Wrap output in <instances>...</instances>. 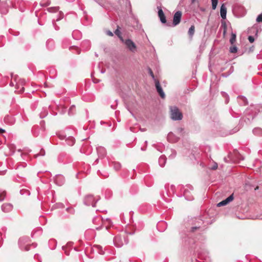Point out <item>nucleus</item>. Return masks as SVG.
Wrapping results in <instances>:
<instances>
[{
    "label": "nucleus",
    "instance_id": "43",
    "mask_svg": "<svg viewBox=\"0 0 262 262\" xmlns=\"http://www.w3.org/2000/svg\"><path fill=\"white\" fill-rule=\"evenodd\" d=\"M52 41V40H48V41H47V45H49V43H50V42H51Z\"/></svg>",
    "mask_w": 262,
    "mask_h": 262
},
{
    "label": "nucleus",
    "instance_id": "1",
    "mask_svg": "<svg viewBox=\"0 0 262 262\" xmlns=\"http://www.w3.org/2000/svg\"><path fill=\"white\" fill-rule=\"evenodd\" d=\"M170 117L173 120H181L183 118L182 114L177 106H170Z\"/></svg>",
    "mask_w": 262,
    "mask_h": 262
},
{
    "label": "nucleus",
    "instance_id": "12",
    "mask_svg": "<svg viewBox=\"0 0 262 262\" xmlns=\"http://www.w3.org/2000/svg\"><path fill=\"white\" fill-rule=\"evenodd\" d=\"M158 16L162 23L165 24L166 23V17L163 10L161 9H159L158 10Z\"/></svg>",
    "mask_w": 262,
    "mask_h": 262
},
{
    "label": "nucleus",
    "instance_id": "19",
    "mask_svg": "<svg viewBox=\"0 0 262 262\" xmlns=\"http://www.w3.org/2000/svg\"><path fill=\"white\" fill-rule=\"evenodd\" d=\"M236 41V34L235 33H232L231 37L230 39V42L232 45H233Z\"/></svg>",
    "mask_w": 262,
    "mask_h": 262
},
{
    "label": "nucleus",
    "instance_id": "37",
    "mask_svg": "<svg viewBox=\"0 0 262 262\" xmlns=\"http://www.w3.org/2000/svg\"><path fill=\"white\" fill-rule=\"evenodd\" d=\"M224 30L223 34H224V35H225L226 32V26L225 24H224Z\"/></svg>",
    "mask_w": 262,
    "mask_h": 262
},
{
    "label": "nucleus",
    "instance_id": "13",
    "mask_svg": "<svg viewBox=\"0 0 262 262\" xmlns=\"http://www.w3.org/2000/svg\"><path fill=\"white\" fill-rule=\"evenodd\" d=\"M227 9L225 5L223 4L222 5L220 9L221 16L223 19L226 18Z\"/></svg>",
    "mask_w": 262,
    "mask_h": 262
},
{
    "label": "nucleus",
    "instance_id": "32",
    "mask_svg": "<svg viewBox=\"0 0 262 262\" xmlns=\"http://www.w3.org/2000/svg\"><path fill=\"white\" fill-rule=\"evenodd\" d=\"M248 40L250 42L252 43L254 41V38L252 36H249L248 37Z\"/></svg>",
    "mask_w": 262,
    "mask_h": 262
},
{
    "label": "nucleus",
    "instance_id": "6",
    "mask_svg": "<svg viewBox=\"0 0 262 262\" xmlns=\"http://www.w3.org/2000/svg\"><path fill=\"white\" fill-rule=\"evenodd\" d=\"M155 85L157 91L162 98H165V95L163 91V89L158 80H155Z\"/></svg>",
    "mask_w": 262,
    "mask_h": 262
},
{
    "label": "nucleus",
    "instance_id": "39",
    "mask_svg": "<svg viewBox=\"0 0 262 262\" xmlns=\"http://www.w3.org/2000/svg\"><path fill=\"white\" fill-rule=\"evenodd\" d=\"M198 228L197 227H193L191 228V231H194L196 229Z\"/></svg>",
    "mask_w": 262,
    "mask_h": 262
},
{
    "label": "nucleus",
    "instance_id": "3",
    "mask_svg": "<svg viewBox=\"0 0 262 262\" xmlns=\"http://www.w3.org/2000/svg\"><path fill=\"white\" fill-rule=\"evenodd\" d=\"M98 201V199L96 200L94 198L92 195H87L84 199V203L87 206L92 205L93 207L95 206V204Z\"/></svg>",
    "mask_w": 262,
    "mask_h": 262
},
{
    "label": "nucleus",
    "instance_id": "27",
    "mask_svg": "<svg viewBox=\"0 0 262 262\" xmlns=\"http://www.w3.org/2000/svg\"><path fill=\"white\" fill-rule=\"evenodd\" d=\"M148 73H149V75L151 76L152 78L155 81V80H156V79L155 78V76L154 75V73H153L151 69L150 68H148Z\"/></svg>",
    "mask_w": 262,
    "mask_h": 262
},
{
    "label": "nucleus",
    "instance_id": "49",
    "mask_svg": "<svg viewBox=\"0 0 262 262\" xmlns=\"http://www.w3.org/2000/svg\"><path fill=\"white\" fill-rule=\"evenodd\" d=\"M0 13H3V12L2 11H1V10H0Z\"/></svg>",
    "mask_w": 262,
    "mask_h": 262
},
{
    "label": "nucleus",
    "instance_id": "14",
    "mask_svg": "<svg viewBox=\"0 0 262 262\" xmlns=\"http://www.w3.org/2000/svg\"><path fill=\"white\" fill-rule=\"evenodd\" d=\"M97 151L100 157H103L106 155L105 149L103 147H97Z\"/></svg>",
    "mask_w": 262,
    "mask_h": 262
},
{
    "label": "nucleus",
    "instance_id": "42",
    "mask_svg": "<svg viewBox=\"0 0 262 262\" xmlns=\"http://www.w3.org/2000/svg\"><path fill=\"white\" fill-rule=\"evenodd\" d=\"M23 240V238H20L19 239L18 243H19V244H20V243H21V242H22Z\"/></svg>",
    "mask_w": 262,
    "mask_h": 262
},
{
    "label": "nucleus",
    "instance_id": "25",
    "mask_svg": "<svg viewBox=\"0 0 262 262\" xmlns=\"http://www.w3.org/2000/svg\"><path fill=\"white\" fill-rule=\"evenodd\" d=\"M237 51V48L235 46H233L230 47V52L232 53H235Z\"/></svg>",
    "mask_w": 262,
    "mask_h": 262
},
{
    "label": "nucleus",
    "instance_id": "31",
    "mask_svg": "<svg viewBox=\"0 0 262 262\" xmlns=\"http://www.w3.org/2000/svg\"><path fill=\"white\" fill-rule=\"evenodd\" d=\"M45 155V151L43 149H41L40 154H36L35 155V157H37L39 155L40 156H44Z\"/></svg>",
    "mask_w": 262,
    "mask_h": 262
},
{
    "label": "nucleus",
    "instance_id": "38",
    "mask_svg": "<svg viewBox=\"0 0 262 262\" xmlns=\"http://www.w3.org/2000/svg\"><path fill=\"white\" fill-rule=\"evenodd\" d=\"M183 129L182 128H179L177 129L178 132H179L180 133H182L183 132Z\"/></svg>",
    "mask_w": 262,
    "mask_h": 262
},
{
    "label": "nucleus",
    "instance_id": "28",
    "mask_svg": "<svg viewBox=\"0 0 262 262\" xmlns=\"http://www.w3.org/2000/svg\"><path fill=\"white\" fill-rule=\"evenodd\" d=\"M256 21L258 23H262V13L257 16Z\"/></svg>",
    "mask_w": 262,
    "mask_h": 262
},
{
    "label": "nucleus",
    "instance_id": "4",
    "mask_svg": "<svg viewBox=\"0 0 262 262\" xmlns=\"http://www.w3.org/2000/svg\"><path fill=\"white\" fill-rule=\"evenodd\" d=\"M124 44L127 48L132 52H135L136 51V46L135 43L130 39H127L124 41Z\"/></svg>",
    "mask_w": 262,
    "mask_h": 262
},
{
    "label": "nucleus",
    "instance_id": "22",
    "mask_svg": "<svg viewBox=\"0 0 262 262\" xmlns=\"http://www.w3.org/2000/svg\"><path fill=\"white\" fill-rule=\"evenodd\" d=\"M6 196V192L0 190V201H2L4 200Z\"/></svg>",
    "mask_w": 262,
    "mask_h": 262
},
{
    "label": "nucleus",
    "instance_id": "34",
    "mask_svg": "<svg viewBox=\"0 0 262 262\" xmlns=\"http://www.w3.org/2000/svg\"><path fill=\"white\" fill-rule=\"evenodd\" d=\"M106 34L110 36H113L114 35L113 33L110 30L106 31Z\"/></svg>",
    "mask_w": 262,
    "mask_h": 262
},
{
    "label": "nucleus",
    "instance_id": "10",
    "mask_svg": "<svg viewBox=\"0 0 262 262\" xmlns=\"http://www.w3.org/2000/svg\"><path fill=\"white\" fill-rule=\"evenodd\" d=\"M4 121L5 123L10 125H13L15 123L14 118L12 116L9 115H7L5 117Z\"/></svg>",
    "mask_w": 262,
    "mask_h": 262
},
{
    "label": "nucleus",
    "instance_id": "50",
    "mask_svg": "<svg viewBox=\"0 0 262 262\" xmlns=\"http://www.w3.org/2000/svg\"><path fill=\"white\" fill-rule=\"evenodd\" d=\"M167 26H170V24H167Z\"/></svg>",
    "mask_w": 262,
    "mask_h": 262
},
{
    "label": "nucleus",
    "instance_id": "29",
    "mask_svg": "<svg viewBox=\"0 0 262 262\" xmlns=\"http://www.w3.org/2000/svg\"><path fill=\"white\" fill-rule=\"evenodd\" d=\"M60 179H62V177L61 176H57V177H56V178H55V181H56V183L59 185H61L62 184V183L58 182V180H59Z\"/></svg>",
    "mask_w": 262,
    "mask_h": 262
},
{
    "label": "nucleus",
    "instance_id": "36",
    "mask_svg": "<svg viewBox=\"0 0 262 262\" xmlns=\"http://www.w3.org/2000/svg\"><path fill=\"white\" fill-rule=\"evenodd\" d=\"M59 138L60 139L63 140V139H66V136H64V135H59Z\"/></svg>",
    "mask_w": 262,
    "mask_h": 262
},
{
    "label": "nucleus",
    "instance_id": "30",
    "mask_svg": "<svg viewBox=\"0 0 262 262\" xmlns=\"http://www.w3.org/2000/svg\"><path fill=\"white\" fill-rule=\"evenodd\" d=\"M115 34L118 36V37L121 35V33L119 28H118L115 31Z\"/></svg>",
    "mask_w": 262,
    "mask_h": 262
},
{
    "label": "nucleus",
    "instance_id": "45",
    "mask_svg": "<svg viewBox=\"0 0 262 262\" xmlns=\"http://www.w3.org/2000/svg\"><path fill=\"white\" fill-rule=\"evenodd\" d=\"M195 0H191V3L193 4L195 2Z\"/></svg>",
    "mask_w": 262,
    "mask_h": 262
},
{
    "label": "nucleus",
    "instance_id": "16",
    "mask_svg": "<svg viewBox=\"0 0 262 262\" xmlns=\"http://www.w3.org/2000/svg\"><path fill=\"white\" fill-rule=\"evenodd\" d=\"M66 141L67 144L70 146H72L75 143V139L72 137H69L68 138L66 139Z\"/></svg>",
    "mask_w": 262,
    "mask_h": 262
},
{
    "label": "nucleus",
    "instance_id": "44",
    "mask_svg": "<svg viewBox=\"0 0 262 262\" xmlns=\"http://www.w3.org/2000/svg\"><path fill=\"white\" fill-rule=\"evenodd\" d=\"M25 250L26 251H28L29 249V248H28V247H27V246H26V247H25Z\"/></svg>",
    "mask_w": 262,
    "mask_h": 262
},
{
    "label": "nucleus",
    "instance_id": "40",
    "mask_svg": "<svg viewBox=\"0 0 262 262\" xmlns=\"http://www.w3.org/2000/svg\"><path fill=\"white\" fill-rule=\"evenodd\" d=\"M68 211H71V212H73V209L72 208H68L67 209Z\"/></svg>",
    "mask_w": 262,
    "mask_h": 262
},
{
    "label": "nucleus",
    "instance_id": "11",
    "mask_svg": "<svg viewBox=\"0 0 262 262\" xmlns=\"http://www.w3.org/2000/svg\"><path fill=\"white\" fill-rule=\"evenodd\" d=\"M179 138L176 136L172 133H169L167 135V140L169 142H177L179 140Z\"/></svg>",
    "mask_w": 262,
    "mask_h": 262
},
{
    "label": "nucleus",
    "instance_id": "35",
    "mask_svg": "<svg viewBox=\"0 0 262 262\" xmlns=\"http://www.w3.org/2000/svg\"><path fill=\"white\" fill-rule=\"evenodd\" d=\"M120 39V40L123 42L124 43V41H125V40H124L123 39V38L122 37V36L121 35L120 36L118 37Z\"/></svg>",
    "mask_w": 262,
    "mask_h": 262
},
{
    "label": "nucleus",
    "instance_id": "8",
    "mask_svg": "<svg viewBox=\"0 0 262 262\" xmlns=\"http://www.w3.org/2000/svg\"><path fill=\"white\" fill-rule=\"evenodd\" d=\"M114 243L117 247H121L123 245V241L120 236H116L114 237Z\"/></svg>",
    "mask_w": 262,
    "mask_h": 262
},
{
    "label": "nucleus",
    "instance_id": "26",
    "mask_svg": "<svg viewBox=\"0 0 262 262\" xmlns=\"http://www.w3.org/2000/svg\"><path fill=\"white\" fill-rule=\"evenodd\" d=\"M171 154L169 156V158L170 159L174 158L176 156V151L174 150L171 149Z\"/></svg>",
    "mask_w": 262,
    "mask_h": 262
},
{
    "label": "nucleus",
    "instance_id": "2",
    "mask_svg": "<svg viewBox=\"0 0 262 262\" xmlns=\"http://www.w3.org/2000/svg\"><path fill=\"white\" fill-rule=\"evenodd\" d=\"M192 187L190 185H187L183 188V195L188 201H191L193 199V195L191 194V190H192Z\"/></svg>",
    "mask_w": 262,
    "mask_h": 262
},
{
    "label": "nucleus",
    "instance_id": "20",
    "mask_svg": "<svg viewBox=\"0 0 262 262\" xmlns=\"http://www.w3.org/2000/svg\"><path fill=\"white\" fill-rule=\"evenodd\" d=\"M95 248L98 250V252L100 254H104V252L103 250L102 247L100 245H96L95 246Z\"/></svg>",
    "mask_w": 262,
    "mask_h": 262
},
{
    "label": "nucleus",
    "instance_id": "17",
    "mask_svg": "<svg viewBox=\"0 0 262 262\" xmlns=\"http://www.w3.org/2000/svg\"><path fill=\"white\" fill-rule=\"evenodd\" d=\"M253 133L255 135L262 136V129L260 128H255L253 130Z\"/></svg>",
    "mask_w": 262,
    "mask_h": 262
},
{
    "label": "nucleus",
    "instance_id": "9",
    "mask_svg": "<svg viewBox=\"0 0 262 262\" xmlns=\"http://www.w3.org/2000/svg\"><path fill=\"white\" fill-rule=\"evenodd\" d=\"M13 209V206L10 203H5L2 206V210L5 212H9Z\"/></svg>",
    "mask_w": 262,
    "mask_h": 262
},
{
    "label": "nucleus",
    "instance_id": "46",
    "mask_svg": "<svg viewBox=\"0 0 262 262\" xmlns=\"http://www.w3.org/2000/svg\"><path fill=\"white\" fill-rule=\"evenodd\" d=\"M20 91L23 92L24 91V88L23 87Z\"/></svg>",
    "mask_w": 262,
    "mask_h": 262
},
{
    "label": "nucleus",
    "instance_id": "18",
    "mask_svg": "<svg viewBox=\"0 0 262 262\" xmlns=\"http://www.w3.org/2000/svg\"><path fill=\"white\" fill-rule=\"evenodd\" d=\"M194 26L193 25L191 26L188 30V33L190 37H192L194 33Z\"/></svg>",
    "mask_w": 262,
    "mask_h": 262
},
{
    "label": "nucleus",
    "instance_id": "33",
    "mask_svg": "<svg viewBox=\"0 0 262 262\" xmlns=\"http://www.w3.org/2000/svg\"><path fill=\"white\" fill-rule=\"evenodd\" d=\"M217 164L216 163H214V165L210 168V169L212 170H215L217 168Z\"/></svg>",
    "mask_w": 262,
    "mask_h": 262
},
{
    "label": "nucleus",
    "instance_id": "23",
    "mask_svg": "<svg viewBox=\"0 0 262 262\" xmlns=\"http://www.w3.org/2000/svg\"><path fill=\"white\" fill-rule=\"evenodd\" d=\"M75 110V105H72L70 108L69 110L68 114L69 115H72L74 114V112Z\"/></svg>",
    "mask_w": 262,
    "mask_h": 262
},
{
    "label": "nucleus",
    "instance_id": "41",
    "mask_svg": "<svg viewBox=\"0 0 262 262\" xmlns=\"http://www.w3.org/2000/svg\"><path fill=\"white\" fill-rule=\"evenodd\" d=\"M4 132H5V130L3 129V128H0V133H2Z\"/></svg>",
    "mask_w": 262,
    "mask_h": 262
},
{
    "label": "nucleus",
    "instance_id": "48",
    "mask_svg": "<svg viewBox=\"0 0 262 262\" xmlns=\"http://www.w3.org/2000/svg\"><path fill=\"white\" fill-rule=\"evenodd\" d=\"M171 188H172V189H173V187L174 186H173V185H171Z\"/></svg>",
    "mask_w": 262,
    "mask_h": 262
},
{
    "label": "nucleus",
    "instance_id": "5",
    "mask_svg": "<svg viewBox=\"0 0 262 262\" xmlns=\"http://www.w3.org/2000/svg\"><path fill=\"white\" fill-rule=\"evenodd\" d=\"M182 16V12L180 11H178L175 13L173 16V19L172 25L173 26H176L178 25L181 21Z\"/></svg>",
    "mask_w": 262,
    "mask_h": 262
},
{
    "label": "nucleus",
    "instance_id": "7",
    "mask_svg": "<svg viewBox=\"0 0 262 262\" xmlns=\"http://www.w3.org/2000/svg\"><path fill=\"white\" fill-rule=\"evenodd\" d=\"M233 200V194H232L229 196H228L227 198H226L225 200L219 203L217 205V206L221 207V206L226 205L229 203L231 202Z\"/></svg>",
    "mask_w": 262,
    "mask_h": 262
},
{
    "label": "nucleus",
    "instance_id": "24",
    "mask_svg": "<svg viewBox=\"0 0 262 262\" xmlns=\"http://www.w3.org/2000/svg\"><path fill=\"white\" fill-rule=\"evenodd\" d=\"M212 2V8L213 10H215L216 8L217 3H218V0H211Z\"/></svg>",
    "mask_w": 262,
    "mask_h": 262
},
{
    "label": "nucleus",
    "instance_id": "47",
    "mask_svg": "<svg viewBox=\"0 0 262 262\" xmlns=\"http://www.w3.org/2000/svg\"><path fill=\"white\" fill-rule=\"evenodd\" d=\"M226 103H228V100H227V99H226Z\"/></svg>",
    "mask_w": 262,
    "mask_h": 262
},
{
    "label": "nucleus",
    "instance_id": "21",
    "mask_svg": "<svg viewBox=\"0 0 262 262\" xmlns=\"http://www.w3.org/2000/svg\"><path fill=\"white\" fill-rule=\"evenodd\" d=\"M113 165L114 166V168L116 170H118L120 169L121 168V164L120 163H118V162H114L113 163Z\"/></svg>",
    "mask_w": 262,
    "mask_h": 262
},
{
    "label": "nucleus",
    "instance_id": "15",
    "mask_svg": "<svg viewBox=\"0 0 262 262\" xmlns=\"http://www.w3.org/2000/svg\"><path fill=\"white\" fill-rule=\"evenodd\" d=\"M166 158L165 156H161L159 159V163L161 167H163L166 163Z\"/></svg>",
    "mask_w": 262,
    "mask_h": 262
}]
</instances>
